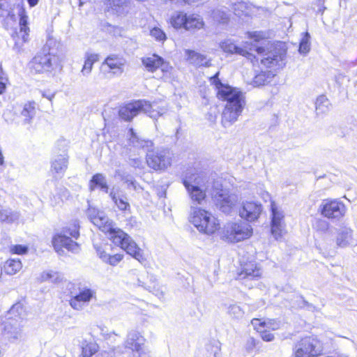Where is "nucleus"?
Masks as SVG:
<instances>
[{"mask_svg":"<svg viewBox=\"0 0 357 357\" xmlns=\"http://www.w3.org/2000/svg\"><path fill=\"white\" fill-rule=\"evenodd\" d=\"M86 215L94 225L108 234L109 238L114 245L121 247L139 261H142L144 259L143 251L137 246V243L129 235L116 227V225L102 211L89 206L86 211Z\"/></svg>","mask_w":357,"mask_h":357,"instance_id":"nucleus-1","label":"nucleus"},{"mask_svg":"<svg viewBox=\"0 0 357 357\" xmlns=\"http://www.w3.org/2000/svg\"><path fill=\"white\" fill-rule=\"evenodd\" d=\"M219 72L210 78L217 91L219 100L225 102L222 113V123L227 127L237 121L245 105V97L239 89L223 84L218 78Z\"/></svg>","mask_w":357,"mask_h":357,"instance_id":"nucleus-2","label":"nucleus"},{"mask_svg":"<svg viewBox=\"0 0 357 357\" xmlns=\"http://www.w3.org/2000/svg\"><path fill=\"white\" fill-rule=\"evenodd\" d=\"M221 49L228 53H236L245 56L248 59L255 64V61H261V64L267 68L275 70L282 68L283 65L284 55L278 54L273 52H268L264 54L265 50L262 47L252 45L250 51H255L257 53V57L252 52L247 50L237 47L231 40H225L220 43Z\"/></svg>","mask_w":357,"mask_h":357,"instance_id":"nucleus-3","label":"nucleus"},{"mask_svg":"<svg viewBox=\"0 0 357 357\" xmlns=\"http://www.w3.org/2000/svg\"><path fill=\"white\" fill-rule=\"evenodd\" d=\"M25 315L23 305L14 304L4 320H0V333L9 340H17L22 336V322Z\"/></svg>","mask_w":357,"mask_h":357,"instance_id":"nucleus-4","label":"nucleus"},{"mask_svg":"<svg viewBox=\"0 0 357 357\" xmlns=\"http://www.w3.org/2000/svg\"><path fill=\"white\" fill-rule=\"evenodd\" d=\"M166 111L165 107H159L155 102L150 103L144 100H139L121 106L119 115L121 119L130 121L139 112H144L151 118L156 119Z\"/></svg>","mask_w":357,"mask_h":357,"instance_id":"nucleus-5","label":"nucleus"},{"mask_svg":"<svg viewBox=\"0 0 357 357\" xmlns=\"http://www.w3.org/2000/svg\"><path fill=\"white\" fill-rule=\"evenodd\" d=\"M252 234V227L248 222L241 220L227 222L218 231L222 241L231 243L247 240Z\"/></svg>","mask_w":357,"mask_h":357,"instance_id":"nucleus-6","label":"nucleus"},{"mask_svg":"<svg viewBox=\"0 0 357 357\" xmlns=\"http://www.w3.org/2000/svg\"><path fill=\"white\" fill-rule=\"evenodd\" d=\"M189 221L198 229L206 234H213L220 229V222L208 211L198 207H191Z\"/></svg>","mask_w":357,"mask_h":357,"instance_id":"nucleus-7","label":"nucleus"},{"mask_svg":"<svg viewBox=\"0 0 357 357\" xmlns=\"http://www.w3.org/2000/svg\"><path fill=\"white\" fill-rule=\"evenodd\" d=\"M211 194L217 208L226 214L231 213L238 202V195L223 189L218 181L213 183Z\"/></svg>","mask_w":357,"mask_h":357,"instance_id":"nucleus-8","label":"nucleus"},{"mask_svg":"<svg viewBox=\"0 0 357 357\" xmlns=\"http://www.w3.org/2000/svg\"><path fill=\"white\" fill-rule=\"evenodd\" d=\"M79 228L78 222L75 221L64 229L63 234H56L53 238L52 243L56 252L59 253L63 248L73 252L79 251V245L67 236L70 235L73 238H77L79 236Z\"/></svg>","mask_w":357,"mask_h":357,"instance_id":"nucleus-9","label":"nucleus"},{"mask_svg":"<svg viewBox=\"0 0 357 357\" xmlns=\"http://www.w3.org/2000/svg\"><path fill=\"white\" fill-rule=\"evenodd\" d=\"M322 345L315 337L307 336L301 339L294 346L295 357H314L322 352Z\"/></svg>","mask_w":357,"mask_h":357,"instance_id":"nucleus-10","label":"nucleus"},{"mask_svg":"<svg viewBox=\"0 0 357 357\" xmlns=\"http://www.w3.org/2000/svg\"><path fill=\"white\" fill-rule=\"evenodd\" d=\"M173 153L169 149L148 150L146 162L154 170H164L172 164Z\"/></svg>","mask_w":357,"mask_h":357,"instance_id":"nucleus-11","label":"nucleus"},{"mask_svg":"<svg viewBox=\"0 0 357 357\" xmlns=\"http://www.w3.org/2000/svg\"><path fill=\"white\" fill-rule=\"evenodd\" d=\"M57 62V57L50 53H39L31 61L30 68L36 73L50 72Z\"/></svg>","mask_w":357,"mask_h":357,"instance_id":"nucleus-12","label":"nucleus"},{"mask_svg":"<svg viewBox=\"0 0 357 357\" xmlns=\"http://www.w3.org/2000/svg\"><path fill=\"white\" fill-rule=\"evenodd\" d=\"M321 213L324 217L340 220L346 213V206L337 199H324L320 206Z\"/></svg>","mask_w":357,"mask_h":357,"instance_id":"nucleus-13","label":"nucleus"},{"mask_svg":"<svg viewBox=\"0 0 357 357\" xmlns=\"http://www.w3.org/2000/svg\"><path fill=\"white\" fill-rule=\"evenodd\" d=\"M18 15L20 16V30L13 34V38L15 40L13 49L17 52L21 51L24 43L28 41L29 33V28L27 26L28 17L25 13L24 9L20 8Z\"/></svg>","mask_w":357,"mask_h":357,"instance_id":"nucleus-14","label":"nucleus"},{"mask_svg":"<svg viewBox=\"0 0 357 357\" xmlns=\"http://www.w3.org/2000/svg\"><path fill=\"white\" fill-rule=\"evenodd\" d=\"M271 233L276 240L282 238L284 233V225L283 222L284 213L278 209L275 203L271 202Z\"/></svg>","mask_w":357,"mask_h":357,"instance_id":"nucleus-15","label":"nucleus"},{"mask_svg":"<svg viewBox=\"0 0 357 357\" xmlns=\"http://www.w3.org/2000/svg\"><path fill=\"white\" fill-rule=\"evenodd\" d=\"M263 208L261 204L256 202H245L240 207L238 213L240 217L247 222H252L258 220Z\"/></svg>","mask_w":357,"mask_h":357,"instance_id":"nucleus-16","label":"nucleus"},{"mask_svg":"<svg viewBox=\"0 0 357 357\" xmlns=\"http://www.w3.org/2000/svg\"><path fill=\"white\" fill-rule=\"evenodd\" d=\"M261 275L262 271L260 267L254 262H249L241 265L236 278L238 280H257Z\"/></svg>","mask_w":357,"mask_h":357,"instance_id":"nucleus-17","label":"nucleus"},{"mask_svg":"<svg viewBox=\"0 0 357 357\" xmlns=\"http://www.w3.org/2000/svg\"><path fill=\"white\" fill-rule=\"evenodd\" d=\"M96 296V291L89 288L79 289V293L70 298V305L76 310H82Z\"/></svg>","mask_w":357,"mask_h":357,"instance_id":"nucleus-18","label":"nucleus"},{"mask_svg":"<svg viewBox=\"0 0 357 357\" xmlns=\"http://www.w3.org/2000/svg\"><path fill=\"white\" fill-rule=\"evenodd\" d=\"M68 165V155L63 153L55 155L51 161V172L55 178H61L65 174Z\"/></svg>","mask_w":357,"mask_h":357,"instance_id":"nucleus-19","label":"nucleus"},{"mask_svg":"<svg viewBox=\"0 0 357 357\" xmlns=\"http://www.w3.org/2000/svg\"><path fill=\"white\" fill-rule=\"evenodd\" d=\"M145 338L139 332L132 330L128 334L127 339L125 342V347L131 349L132 351L139 353L145 350Z\"/></svg>","mask_w":357,"mask_h":357,"instance_id":"nucleus-20","label":"nucleus"},{"mask_svg":"<svg viewBox=\"0 0 357 357\" xmlns=\"http://www.w3.org/2000/svg\"><path fill=\"white\" fill-rule=\"evenodd\" d=\"M107 6L113 14L120 17L126 16L132 9L130 0H107Z\"/></svg>","mask_w":357,"mask_h":357,"instance_id":"nucleus-21","label":"nucleus"},{"mask_svg":"<svg viewBox=\"0 0 357 357\" xmlns=\"http://www.w3.org/2000/svg\"><path fill=\"white\" fill-rule=\"evenodd\" d=\"M126 60L116 54L108 56L102 63L101 68L107 66L113 74L119 75L123 72Z\"/></svg>","mask_w":357,"mask_h":357,"instance_id":"nucleus-22","label":"nucleus"},{"mask_svg":"<svg viewBox=\"0 0 357 357\" xmlns=\"http://www.w3.org/2000/svg\"><path fill=\"white\" fill-rule=\"evenodd\" d=\"M183 183L191 199L197 204H201L206 197V192L211 193V190H209L208 187L200 188L199 185H191L188 180H183Z\"/></svg>","mask_w":357,"mask_h":357,"instance_id":"nucleus-23","label":"nucleus"},{"mask_svg":"<svg viewBox=\"0 0 357 357\" xmlns=\"http://www.w3.org/2000/svg\"><path fill=\"white\" fill-rule=\"evenodd\" d=\"M109 197L119 210L126 211L130 208L126 195L119 188H113L109 192Z\"/></svg>","mask_w":357,"mask_h":357,"instance_id":"nucleus-24","label":"nucleus"},{"mask_svg":"<svg viewBox=\"0 0 357 357\" xmlns=\"http://www.w3.org/2000/svg\"><path fill=\"white\" fill-rule=\"evenodd\" d=\"M275 75V73L272 70H261L260 72L256 73L254 78L250 81H248V83L255 87L264 86L270 83Z\"/></svg>","mask_w":357,"mask_h":357,"instance_id":"nucleus-25","label":"nucleus"},{"mask_svg":"<svg viewBox=\"0 0 357 357\" xmlns=\"http://www.w3.org/2000/svg\"><path fill=\"white\" fill-rule=\"evenodd\" d=\"M98 54L86 52L84 54V63L81 70V74L84 77H88L93 69V64L98 61Z\"/></svg>","mask_w":357,"mask_h":357,"instance_id":"nucleus-26","label":"nucleus"},{"mask_svg":"<svg viewBox=\"0 0 357 357\" xmlns=\"http://www.w3.org/2000/svg\"><path fill=\"white\" fill-rule=\"evenodd\" d=\"M352 243V230L347 227L341 229L336 238L337 245L341 248H345Z\"/></svg>","mask_w":357,"mask_h":357,"instance_id":"nucleus-27","label":"nucleus"},{"mask_svg":"<svg viewBox=\"0 0 357 357\" xmlns=\"http://www.w3.org/2000/svg\"><path fill=\"white\" fill-rule=\"evenodd\" d=\"M20 218V212L11 208H3L0 206V222L8 224L17 222Z\"/></svg>","mask_w":357,"mask_h":357,"instance_id":"nucleus-28","label":"nucleus"},{"mask_svg":"<svg viewBox=\"0 0 357 357\" xmlns=\"http://www.w3.org/2000/svg\"><path fill=\"white\" fill-rule=\"evenodd\" d=\"M22 262L19 259H9L3 266L4 272L8 275H15L22 269Z\"/></svg>","mask_w":357,"mask_h":357,"instance_id":"nucleus-29","label":"nucleus"},{"mask_svg":"<svg viewBox=\"0 0 357 357\" xmlns=\"http://www.w3.org/2000/svg\"><path fill=\"white\" fill-rule=\"evenodd\" d=\"M190 62L198 66H209L210 60L201 54L191 50L186 51Z\"/></svg>","mask_w":357,"mask_h":357,"instance_id":"nucleus-30","label":"nucleus"},{"mask_svg":"<svg viewBox=\"0 0 357 357\" xmlns=\"http://www.w3.org/2000/svg\"><path fill=\"white\" fill-rule=\"evenodd\" d=\"M96 187H99L106 193L108 192V185L105 176L102 174H96L90 181L89 188L91 191L94 190Z\"/></svg>","mask_w":357,"mask_h":357,"instance_id":"nucleus-31","label":"nucleus"},{"mask_svg":"<svg viewBox=\"0 0 357 357\" xmlns=\"http://www.w3.org/2000/svg\"><path fill=\"white\" fill-rule=\"evenodd\" d=\"M130 137L129 138L130 144L133 146L142 149H149L153 146V142L150 140H145L139 138L136 133H135L132 128L129 130Z\"/></svg>","mask_w":357,"mask_h":357,"instance_id":"nucleus-32","label":"nucleus"},{"mask_svg":"<svg viewBox=\"0 0 357 357\" xmlns=\"http://www.w3.org/2000/svg\"><path fill=\"white\" fill-rule=\"evenodd\" d=\"M161 58L158 55L153 54L151 56L143 58L142 62L148 71L154 72L159 68V65L161 64Z\"/></svg>","mask_w":357,"mask_h":357,"instance_id":"nucleus-33","label":"nucleus"},{"mask_svg":"<svg viewBox=\"0 0 357 357\" xmlns=\"http://www.w3.org/2000/svg\"><path fill=\"white\" fill-rule=\"evenodd\" d=\"M36 103L34 101L28 102L24 105L21 114L24 117V123H29L34 117L36 114Z\"/></svg>","mask_w":357,"mask_h":357,"instance_id":"nucleus-34","label":"nucleus"},{"mask_svg":"<svg viewBox=\"0 0 357 357\" xmlns=\"http://www.w3.org/2000/svg\"><path fill=\"white\" fill-rule=\"evenodd\" d=\"M204 26V22L199 15H191L187 16L185 29H200Z\"/></svg>","mask_w":357,"mask_h":357,"instance_id":"nucleus-35","label":"nucleus"},{"mask_svg":"<svg viewBox=\"0 0 357 357\" xmlns=\"http://www.w3.org/2000/svg\"><path fill=\"white\" fill-rule=\"evenodd\" d=\"M183 180H188L191 185H199L200 188H206V177L201 174H192L190 175H186Z\"/></svg>","mask_w":357,"mask_h":357,"instance_id":"nucleus-36","label":"nucleus"},{"mask_svg":"<svg viewBox=\"0 0 357 357\" xmlns=\"http://www.w3.org/2000/svg\"><path fill=\"white\" fill-rule=\"evenodd\" d=\"M316 111L317 114H324L331 109V102L324 95L319 96L316 100Z\"/></svg>","mask_w":357,"mask_h":357,"instance_id":"nucleus-37","label":"nucleus"},{"mask_svg":"<svg viewBox=\"0 0 357 357\" xmlns=\"http://www.w3.org/2000/svg\"><path fill=\"white\" fill-rule=\"evenodd\" d=\"M231 8L234 13L239 17L250 15L251 10V8L244 1L233 3Z\"/></svg>","mask_w":357,"mask_h":357,"instance_id":"nucleus-38","label":"nucleus"},{"mask_svg":"<svg viewBox=\"0 0 357 357\" xmlns=\"http://www.w3.org/2000/svg\"><path fill=\"white\" fill-rule=\"evenodd\" d=\"M187 15L183 12H176L171 17V24L176 29L184 28L185 26Z\"/></svg>","mask_w":357,"mask_h":357,"instance_id":"nucleus-39","label":"nucleus"},{"mask_svg":"<svg viewBox=\"0 0 357 357\" xmlns=\"http://www.w3.org/2000/svg\"><path fill=\"white\" fill-rule=\"evenodd\" d=\"M98 349V346L93 342L84 341L82 343V354L83 357H91Z\"/></svg>","mask_w":357,"mask_h":357,"instance_id":"nucleus-40","label":"nucleus"},{"mask_svg":"<svg viewBox=\"0 0 357 357\" xmlns=\"http://www.w3.org/2000/svg\"><path fill=\"white\" fill-rule=\"evenodd\" d=\"M40 278L42 281H49L51 282L57 283L62 280L63 276L59 272L47 271L42 273Z\"/></svg>","mask_w":357,"mask_h":357,"instance_id":"nucleus-41","label":"nucleus"},{"mask_svg":"<svg viewBox=\"0 0 357 357\" xmlns=\"http://www.w3.org/2000/svg\"><path fill=\"white\" fill-rule=\"evenodd\" d=\"M227 314L235 319H241L244 316V310L236 303H232L227 307Z\"/></svg>","mask_w":357,"mask_h":357,"instance_id":"nucleus-42","label":"nucleus"},{"mask_svg":"<svg viewBox=\"0 0 357 357\" xmlns=\"http://www.w3.org/2000/svg\"><path fill=\"white\" fill-rule=\"evenodd\" d=\"M310 36L308 32H305L302 38L300 45H299V52L303 54H306L310 50Z\"/></svg>","mask_w":357,"mask_h":357,"instance_id":"nucleus-43","label":"nucleus"},{"mask_svg":"<svg viewBox=\"0 0 357 357\" xmlns=\"http://www.w3.org/2000/svg\"><path fill=\"white\" fill-rule=\"evenodd\" d=\"M11 8L7 0H0V17L13 18L14 15L11 14Z\"/></svg>","mask_w":357,"mask_h":357,"instance_id":"nucleus-44","label":"nucleus"},{"mask_svg":"<svg viewBox=\"0 0 357 357\" xmlns=\"http://www.w3.org/2000/svg\"><path fill=\"white\" fill-rule=\"evenodd\" d=\"M150 35L158 42L164 43L167 39L165 33L158 27L153 28L150 31Z\"/></svg>","mask_w":357,"mask_h":357,"instance_id":"nucleus-45","label":"nucleus"},{"mask_svg":"<svg viewBox=\"0 0 357 357\" xmlns=\"http://www.w3.org/2000/svg\"><path fill=\"white\" fill-rule=\"evenodd\" d=\"M8 82L9 81L7 75L3 70V68L0 65V95L5 93L6 90V86Z\"/></svg>","mask_w":357,"mask_h":357,"instance_id":"nucleus-46","label":"nucleus"},{"mask_svg":"<svg viewBox=\"0 0 357 357\" xmlns=\"http://www.w3.org/2000/svg\"><path fill=\"white\" fill-rule=\"evenodd\" d=\"M212 15L213 19L219 22L225 23L228 19V14L224 10H213Z\"/></svg>","mask_w":357,"mask_h":357,"instance_id":"nucleus-47","label":"nucleus"},{"mask_svg":"<svg viewBox=\"0 0 357 357\" xmlns=\"http://www.w3.org/2000/svg\"><path fill=\"white\" fill-rule=\"evenodd\" d=\"M123 255L121 254H116L114 255H108L105 263L110 264L111 266H116L122 259Z\"/></svg>","mask_w":357,"mask_h":357,"instance_id":"nucleus-48","label":"nucleus"},{"mask_svg":"<svg viewBox=\"0 0 357 357\" xmlns=\"http://www.w3.org/2000/svg\"><path fill=\"white\" fill-rule=\"evenodd\" d=\"M251 324L253 326L254 328L257 330L258 332L260 331H263L266 328V321H261L259 319H253L251 321Z\"/></svg>","mask_w":357,"mask_h":357,"instance_id":"nucleus-49","label":"nucleus"},{"mask_svg":"<svg viewBox=\"0 0 357 357\" xmlns=\"http://www.w3.org/2000/svg\"><path fill=\"white\" fill-rule=\"evenodd\" d=\"M260 335L261 339L266 342H271L274 340V335L271 333L268 329L265 328L263 331H260Z\"/></svg>","mask_w":357,"mask_h":357,"instance_id":"nucleus-50","label":"nucleus"},{"mask_svg":"<svg viewBox=\"0 0 357 357\" xmlns=\"http://www.w3.org/2000/svg\"><path fill=\"white\" fill-rule=\"evenodd\" d=\"M280 328V322L275 319H268L266 321V328L275 331Z\"/></svg>","mask_w":357,"mask_h":357,"instance_id":"nucleus-51","label":"nucleus"},{"mask_svg":"<svg viewBox=\"0 0 357 357\" xmlns=\"http://www.w3.org/2000/svg\"><path fill=\"white\" fill-rule=\"evenodd\" d=\"M96 253L98 256L102 259V261H105L108 255L106 253L105 249L102 245H94Z\"/></svg>","mask_w":357,"mask_h":357,"instance_id":"nucleus-52","label":"nucleus"},{"mask_svg":"<svg viewBox=\"0 0 357 357\" xmlns=\"http://www.w3.org/2000/svg\"><path fill=\"white\" fill-rule=\"evenodd\" d=\"M257 341L253 337H249L245 344V349L248 353H251L256 347Z\"/></svg>","mask_w":357,"mask_h":357,"instance_id":"nucleus-53","label":"nucleus"},{"mask_svg":"<svg viewBox=\"0 0 357 357\" xmlns=\"http://www.w3.org/2000/svg\"><path fill=\"white\" fill-rule=\"evenodd\" d=\"M11 251L17 255L24 254L27 252V248L21 245H16L11 248Z\"/></svg>","mask_w":357,"mask_h":357,"instance_id":"nucleus-54","label":"nucleus"},{"mask_svg":"<svg viewBox=\"0 0 357 357\" xmlns=\"http://www.w3.org/2000/svg\"><path fill=\"white\" fill-rule=\"evenodd\" d=\"M248 36L250 38L254 39V40L256 42L264 38V34L261 31L249 32Z\"/></svg>","mask_w":357,"mask_h":357,"instance_id":"nucleus-55","label":"nucleus"},{"mask_svg":"<svg viewBox=\"0 0 357 357\" xmlns=\"http://www.w3.org/2000/svg\"><path fill=\"white\" fill-rule=\"evenodd\" d=\"M159 68L161 69L162 72L164 74L169 73L172 69V66L169 63L164 61L162 58H161V64L159 65Z\"/></svg>","mask_w":357,"mask_h":357,"instance_id":"nucleus-56","label":"nucleus"},{"mask_svg":"<svg viewBox=\"0 0 357 357\" xmlns=\"http://www.w3.org/2000/svg\"><path fill=\"white\" fill-rule=\"evenodd\" d=\"M63 202V198L59 197V195H53L51 198V204L53 206H59Z\"/></svg>","mask_w":357,"mask_h":357,"instance_id":"nucleus-57","label":"nucleus"},{"mask_svg":"<svg viewBox=\"0 0 357 357\" xmlns=\"http://www.w3.org/2000/svg\"><path fill=\"white\" fill-rule=\"evenodd\" d=\"M58 195L59 197H62L63 200L64 199H68L70 195V192L66 188H63L59 190Z\"/></svg>","mask_w":357,"mask_h":357,"instance_id":"nucleus-58","label":"nucleus"},{"mask_svg":"<svg viewBox=\"0 0 357 357\" xmlns=\"http://www.w3.org/2000/svg\"><path fill=\"white\" fill-rule=\"evenodd\" d=\"M126 182L128 183V185H131L135 190H138L139 188H141L140 186L135 181L126 179Z\"/></svg>","mask_w":357,"mask_h":357,"instance_id":"nucleus-59","label":"nucleus"},{"mask_svg":"<svg viewBox=\"0 0 357 357\" xmlns=\"http://www.w3.org/2000/svg\"><path fill=\"white\" fill-rule=\"evenodd\" d=\"M42 96L44 98H46L47 99H48L49 100L52 101V99L54 98V94L52 93V94H49V95H47L45 94L44 92L42 93Z\"/></svg>","mask_w":357,"mask_h":357,"instance_id":"nucleus-60","label":"nucleus"},{"mask_svg":"<svg viewBox=\"0 0 357 357\" xmlns=\"http://www.w3.org/2000/svg\"><path fill=\"white\" fill-rule=\"evenodd\" d=\"M137 357H152L151 356H150L148 353H146L144 351H142L139 353H138V356Z\"/></svg>","mask_w":357,"mask_h":357,"instance_id":"nucleus-61","label":"nucleus"},{"mask_svg":"<svg viewBox=\"0 0 357 357\" xmlns=\"http://www.w3.org/2000/svg\"><path fill=\"white\" fill-rule=\"evenodd\" d=\"M4 157L1 149H0V167L4 165Z\"/></svg>","mask_w":357,"mask_h":357,"instance_id":"nucleus-62","label":"nucleus"},{"mask_svg":"<svg viewBox=\"0 0 357 357\" xmlns=\"http://www.w3.org/2000/svg\"><path fill=\"white\" fill-rule=\"evenodd\" d=\"M220 349L218 347H216L215 350L214 351L213 357H220Z\"/></svg>","mask_w":357,"mask_h":357,"instance_id":"nucleus-63","label":"nucleus"},{"mask_svg":"<svg viewBox=\"0 0 357 357\" xmlns=\"http://www.w3.org/2000/svg\"><path fill=\"white\" fill-rule=\"evenodd\" d=\"M38 0H28L31 6H34L38 3Z\"/></svg>","mask_w":357,"mask_h":357,"instance_id":"nucleus-64","label":"nucleus"}]
</instances>
